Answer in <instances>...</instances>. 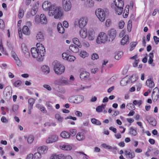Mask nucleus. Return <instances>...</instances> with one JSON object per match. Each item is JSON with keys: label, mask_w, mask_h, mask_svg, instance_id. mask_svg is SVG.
<instances>
[{"label": "nucleus", "mask_w": 159, "mask_h": 159, "mask_svg": "<svg viewBox=\"0 0 159 159\" xmlns=\"http://www.w3.org/2000/svg\"><path fill=\"white\" fill-rule=\"evenodd\" d=\"M52 64L54 66L55 72L57 75H60L65 71L64 66L61 65L59 62L55 61L53 62Z\"/></svg>", "instance_id": "3"}, {"label": "nucleus", "mask_w": 159, "mask_h": 159, "mask_svg": "<svg viewBox=\"0 0 159 159\" xmlns=\"http://www.w3.org/2000/svg\"><path fill=\"white\" fill-rule=\"evenodd\" d=\"M35 21L37 24L40 23V17L38 15H37L35 16Z\"/></svg>", "instance_id": "50"}, {"label": "nucleus", "mask_w": 159, "mask_h": 159, "mask_svg": "<svg viewBox=\"0 0 159 159\" xmlns=\"http://www.w3.org/2000/svg\"><path fill=\"white\" fill-rule=\"evenodd\" d=\"M57 10H58L59 13L57 11H56V12L54 13V18L55 19H58L60 18L62 16L63 12L60 7H58Z\"/></svg>", "instance_id": "16"}, {"label": "nucleus", "mask_w": 159, "mask_h": 159, "mask_svg": "<svg viewBox=\"0 0 159 159\" xmlns=\"http://www.w3.org/2000/svg\"><path fill=\"white\" fill-rule=\"evenodd\" d=\"M52 5L50 2L45 1L42 5V7L45 10L49 11Z\"/></svg>", "instance_id": "20"}, {"label": "nucleus", "mask_w": 159, "mask_h": 159, "mask_svg": "<svg viewBox=\"0 0 159 159\" xmlns=\"http://www.w3.org/2000/svg\"><path fill=\"white\" fill-rule=\"evenodd\" d=\"M36 39L38 42H41L44 40V37L42 32L39 31L37 33Z\"/></svg>", "instance_id": "17"}, {"label": "nucleus", "mask_w": 159, "mask_h": 159, "mask_svg": "<svg viewBox=\"0 0 159 159\" xmlns=\"http://www.w3.org/2000/svg\"><path fill=\"white\" fill-rule=\"evenodd\" d=\"M46 104L48 110H51L52 109L53 107L52 105L50 104V102H47Z\"/></svg>", "instance_id": "52"}, {"label": "nucleus", "mask_w": 159, "mask_h": 159, "mask_svg": "<svg viewBox=\"0 0 159 159\" xmlns=\"http://www.w3.org/2000/svg\"><path fill=\"white\" fill-rule=\"evenodd\" d=\"M132 22L131 20H129L128 22L127 28L128 30H129V31H130L131 28L132 27Z\"/></svg>", "instance_id": "55"}, {"label": "nucleus", "mask_w": 159, "mask_h": 159, "mask_svg": "<svg viewBox=\"0 0 159 159\" xmlns=\"http://www.w3.org/2000/svg\"><path fill=\"white\" fill-rule=\"evenodd\" d=\"M50 158L51 159H73L70 156H65L63 154H59L58 155L56 154L53 155Z\"/></svg>", "instance_id": "8"}, {"label": "nucleus", "mask_w": 159, "mask_h": 159, "mask_svg": "<svg viewBox=\"0 0 159 159\" xmlns=\"http://www.w3.org/2000/svg\"><path fill=\"white\" fill-rule=\"evenodd\" d=\"M59 80L60 81L61 84L65 85H67L69 84L68 80L66 78H65L63 77H61L59 78Z\"/></svg>", "instance_id": "26"}, {"label": "nucleus", "mask_w": 159, "mask_h": 159, "mask_svg": "<svg viewBox=\"0 0 159 159\" xmlns=\"http://www.w3.org/2000/svg\"><path fill=\"white\" fill-rule=\"evenodd\" d=\"M75 59V57L73 56L69 55L67 57V60L69 61H74Z\"/></svg>", "instance_id": "45"}, {"label": "nucleus", "mask_w": 159, "mask_h": 159, "mask_svg": "<svg viewBox=\"0 0 159 159\" xmlns=\"http://www.w3.org/2000/svg\"><path fill=\"white\" fill-rule=\"evenodd\" d=\"M21 81L20 80H18L14 83V85L15 87H19L21 84Z\"/></svg>", "instance_id": "59"}, {"label": "nucleus", "mask_w": 159, "mask_h": 159, "mask_svg": "<svg viewBox=\"0 0 159 159\" xmlns=\"http://www.w3.org/2000/svg\"><path fill=\"white\" fill-rule=\"evenodd\" d=\"M61 136L63 138H69L70 137V134L66 131H64L61 132L60 134Z\"/></svg>", "instance_id": "32"}, {"label": "nucleus", "mask_w": 159, "mask_h": 159, "mask_svg": "<svg viewBox=\"0 0 159 159\" xmlns=\"http://www.w3.org/2000/svg\"><path fill=\"white\" fill-rule=\"evenodd\" d=\"M84 99V97L82 95H78L76 97L75 102L76 103H79L82 102Z\"/></svg>", "instance_id": "25"}, {"label": "nucleus", "mask_w": 159, "mask_h": 159, "mask_svg": "<svg viewBox=\"0 0 159 159\" xmlns=\"http://www.w3.org/2000/svg\"><path fill=\"white\" fill-rule=\"evenodd\" d=\"M22 31L24 34L26 35H28L30 34V30L28 27L25 25L23 27Z\"/></svg>", "instance_id": "27"}, {"label": "nucleus", "mask_w": 159, "mask_h": 159, "mask_svg": "<svg viewBox=\"0 0 159 159\" xmlns=\"http://www.w3.org/2000/svg\"><path fill=\"white\" fill-rule=\"evenodd\" d=\"M3 95L4 97L6 99H9L11 97V93L10 90L7 89V88H5L3 91Z\"/></svg>", "instance_id": "18"}, {"label": "nucleus", "mask_w": 159, "mask_h": 159, "mask_svg": "<svg viewBox=\"0 0 159 159\" xmlns=\"http://www.w3.org/2000/svg\"><path fill=\"white\" fill-rule=\"evenodd\" d=\"M36 107L40 110L43 113H46L47 112L45 107L39 104H37L36 105Z\"/></svg>", "instance_id": "34"}, {"label": "nucleus", "mask_w": 159, "mask_h": 159, "mask_svg": "<svg viewBox=\"0 0 159 159\" xmlns=\"http://www.w3.org/2000/svg\"><path fill=\"white\" fill-rule=\"evenodd\" d=\"M156 93H159V89L157 87L153 89L152 94V95L153 96V95Z\"/></svg>", "instance_id": "53"}, {"label": "nucleus", "mask_w": 159, "mask_h": 159, "mask_svg": "<svg viewBox=\"0 0 159 159\" xmlns=\"http://www.w3.org/2000/svg\"><path fill=\"white\" fill-rule=\"evenodd\" d=\"M111 24V21L110 19H108L106 20L105 25L107 27H109Z\"/></svg>", "instance_id": "63"}, {"label": "nucleus", "mask_w": 159, "mask_h": 159, "mask_svg": "<svg viewBox=\"0 0 159 159\" xmlns=\"http://www.w3.org/2000/svg\"><path fill=\"white\" fill-rule=\"evenodd\" d=\"M153 39L156 44H157L159 42V38L156 36H154Z\"/></svg>", "instance_id": "64"}, {"label": "nucleus", "mask_w": 159, "mask_h": 159, "mask_svg": "<svg viewBox=\"0 0 159 159\" xmlns=\"http://www.w3.org/2000/svg\"><path fill=\"white\" fill-rule=\"evenodd\" d=\"M111 7L115 9L118 15L122 14L123 10L124 2L123 0H115L111 5Z\"/></svg>", "instance_id": "2"}, {"label": "nucleus", "mask_w": 159, "mask_h": 159, "mask_svg": "<svg viewBox=\"0 0 159 159\" xmlns=\"http://www.w3.org/2000/svg\"><path fill=\"white\" fill-rule=\"evenodd\" d=\"M98 58L99 57L98 55L96 53H93L92 55L91 58L93 60H97L98 59Z\"/></svg>", "instance_id": "51"}, {"label": "nucleus", "mask_w": 159, "mask_h": 159, "mask_svg": "<svg viewBox=\"0 0 159 159\" xmlns=\"http://www.w3.org/2000/svg\"><path fill=\"white\" fill-rule=\"evenodd\" d=\"M137 44V42H134L131 43L130 44L131 48H130V50L132 51L133 50Z\"/></svg>", "instance_id": "46"}, {"label": "nucleus", "mask_w": 159, "mask_h": 159, "mask_svg": "<svg viewBox=\"0 0 159 159\" xmlns=\"http://www.w3.org/2000/svg\"><path fill=\"white\" fill-rule=\"evenodd\" d=\"M41 68L43 72L46 75L48 73L50 72L49 68L47 66H43Z\"/></svg>", "instance_id": "28"}, {"label": "nucleus", "mask_w": 159, "mask_h": 159, "mask_svg": "<svg viewBox=\"0 0 159 159\" xmlns=\"http://www.w3.org/2000/svg\"><path fill=\"white\" fill-rule=\"evenodd\" d=\"M21 48L22 52L24 54L25 56L27 58L29 57H30V53L25 44L24 43L22 44Z\"/></svg>", "instance_id": "11"}, {"label": "nucleus", "mask_w": 159, "mask_h": 159, "mask_svg": "<svg viewBox=\"0 0 159 159\" xmlns=\"http://www.w3.org/2000/svg\"><path fill=\"white\" fill-rule=\"evenodd\" d=\"M80 34L81 37L83 39H85L87 35V30L84 29L81 30L80 32Z\"/></svg>", "instance_id": "24"}, {"label": "nucleus", "mask_w": 159, "mask_h": 159, "mask_svg": "<svg viewBox=\"0 0 159 159\" xmlns=\"http://www.w3.org/2000/svg\"><path fill=\"white\" fill-rule=\"evenodd\" d=\"M101 146L104 148L106 149H109L113 152H115L117 150L116 147H112L111 146L107 145L104 143L102 144Z\"/></svg>", "instance_id": "15"}, {"label": "nucleus", "mask_w": 159, "mask_h": 159, "mask_svg": "<svg viewBox=\"0 0 159 159\" xmlns=\"http://www.w3.org/2000/svg\"><path fill=\"white\" fill-rule=\"evenodd\" d=\"M0 28L3 29L5 27L4 22L2 20H0Z\"/></svg>", "instance_id": "61"}, {"label": "nucleus", "mask_w": 159, "mask_h": 159, "mask_svg": "<svg viewBox=\"0 0 159 159\" xmlns=\"http://www.w3.org/2000/svg\"><path fill=\"white\" fill-rule=\"evenodd\" d=\"M138 79V76L136 74H133L131 76L130 80L131 82H134Z\"/></svg>", "instance_id": "43"}, {"label": "nucleus", "mask_w": 159, "mask_h": 159, "mask_svg": "<svg viewBox=\"0 0 159 159\" xmlns=\"http://www.w3.org/2000/svg\"><path fill=\"white\" fill-rule=\"evenodd\" d=\"M88 6L89 7H93L94 5V2L92 0L87 1Z\"/></svg>", "instance_id": "56"}, {"label": "nucleus", "mask_w": 159, "mask_h": 159, "mask_svg": "<svg viewBox=\"0 0 159 159\" xmlns=\"http://www.w3.org/2000/svg\"><path fill=\"white\" fill-rule=\"evenodd\" d=\"M73 43L78 47L79 48L81 47V44L78 38H73Z\"/></svg>", "instance_id": "33"}, {"label": "nucleus", "mask_w": 159, "mask_h": 159, "mask_svg": "<svg viewBox=\"0 0 159 159\" xmlns=\"http://www.w3.org/2000/svg\"><path fill=\"white\" fill-rule=\"evenodd\" d=\"M125 23L124 21L121 20L120 21L119 24V26L120 29H122L124 26Z\"/></svg>", "instance_id": "58"}, {"label": "nucleus", "mask_w": 159, "mask_h": 159, "mask_svg": "<svg viewBox=\"0 0 159 159\" xmlns=\"http://www.w3.org/2000/svg\"><path fill=\"white\" fill-rule=\"evenodd\" d=\"M24 15V10L22 8H20L19 10V16L18 17L19 19L22 18Z\"/></svg>", "instance_id": "41"}, {"label": "nucleus", "mask_w": 159, "mask_h": 159, "mask_svg": "<svg viewBox=\"0 0 159 159\" xmlns=\"http://www.w3.org/2000/svg\"><path fill=\"white\" fill-rule=\"evenodd\" d=\"M11 54L12 57L15 60V63L17 65L19 66H21V62L20 60L14 51H12L11 52Z\"/></svg>", "instance_id": "10"}, {"label": "nucleus", "mask_w": 159, "mask_h": 159, "mask_svg": "<svg viewBox=\"0 0 159 159\" xmlns=\"http://www.w3.org/2000/svg\"><path fill=\"white\" fill-rule=\"evenodd\" d=\"M57 29L58 32L61 34H63L65 31V29L61 23H59L57 25Z\"/></svg>", "instance_id": "23"}, {"label": "nucleus", "mask_w": 159, "mask_h": 159, "mask_svg": "<svg viewBox=\"0 0 159 159\" xmlns=\"http://www.w3.org/2000/svg\"><path fill=\"white\" fill-rule=\"evenodd\" d=\"M35 100L33 98L29 99L28 100L29 105L28 107H33V105L34 103Z\"/></svg>", "instance_id": "36"}, {"label": "nucleus", "mask_w": 159, "mask_h": 159, "mask_svg": "<svg viewBox=\"0 0 159 159\" xmlns=\"http://www.w3.org/2000/svg\"><path fill=\"white\" fill-rule=\"evenodd\" d=\"M95 14L99 20L101 21H103L106 17V14L104 10L101 8L97 9L95 11Z\"/></svg>", "instance_id": "4"}, {"label": "nucleus", "mask_w": 159, "mask_h": 159, "mask_svg": "<svg viewBox=\"0 0 159 159\" xmlns=\"http://www.w3.org/2000/svg\"><path fill=\"white\" fill-rule=\"evenodd\" d=\"M55 118L56 119H57L58 120L61 122L63 120V118L61 117V116L58 114H56Z\"/></svg>", "instance_id": "54"}, {"label": "nucleus", "mask_w": 159, "mask_h": 159, "mask_svg": "<svg viewBox=\"0 0 159 159\" xmlns=\"http://www.w3.org/2000/svg\"><path fill=\"white\" fill-rule=\"evenodd\" d=\"M126 107L129 110H134L135 108L134 105L131 103H129L126 105Z\"/></svg>", "instance_id": "38"}, {"label": "nucleus", "mask_w": 159, "mask_h": 159, "mask_svg": "<svg viewBox=\"0 0 159 159\" xmlns=\"http://www.w3.org/2000/svg\"><path fill=\"white\" fill-rule=\"evenodd\" d=\"M37 150L41 153L45 154L47 152L48 147L46 146H43L38 148Z\"/></svg>", "instance_id": "22"}, {"label": "nucleus", "mask_w": 159, "mask_h": 159, "mask_svg": "<svg viewBox=\"0 0 159 159\" xmlns=\"http://www.w3.org/2000/svg\"><path fill=\"white\" fill-rule=\"evenodd\" d=\"M107 40V37L106 33L103 32L99 33L96 42L98 43H104Z\"/></svg>", "instance_id": "5"}, {"label": "nucleus", "mask_w": 159, "mask_h": 159, "mask_svg": "<svg viewBox=\"0 0 159 159\" xmlns=\"http://www.w3.org/2000/svg\"><path fill=\"white\" fill-rule=\"evenodd\" d=\"M24 138L25 139H34V137L33 135L30 134L28 136L26 135H24Z\"/></svg>", "instance_id": "57"}, {"label": "nucleus", "mask_w": 159, "mask_h": 159, "mask_svg": "<svg viewBox=\"0 0 159 159\" xmlns=\"http://www.w3.org/2000/svg\"><path fill=\"white\" fill-rule=\"evenodd\" d=\"M95 37V32L93 31H89L88 32V38L90 40H93Z\"/></svg>", "instance_id": "29"}, {"label": "nucleus", "mask_w": 159, "mask_h": 159, "mask_svg": "<svg viewBox=\"0 0 159 159\" xmlns=\"http://www.w3.org/2000/svg\"><path fill=\"white\" fill-rule=\"evenodd\" d=\"M91 121L92 123L94 124L100 125L101 124L100 122L95 118H92L91 119Z\"/></svg>", "instance_id": "42"}, {"label": "nucleus", "mask_w": 159, "mask_h": 159, "mask_svg": "<svg viewBox=\"0 0 159 159\" xmlns=\"http://www.w3.org/2000/svg\"><path fill=\"white\" fill-rule=\"evenodd\" d=\"M128 36L125 35L122 39L121 41V44L122 45L127 44L129 43Z\"/></svg>", "instance_id": "30"}, {"label": "nucleus", "mask_w": 159, "mask_h": 159, "mask_svg": "<svg viewBox=\"0 0 159 159\" xmlns=\"http://www.w3.org/2000/svg\"><path fill=\"white\" fill-rule=\"evenodd\" d=\"M88 19L86 17H83L79 21V26L80 28H83L87 25Z\"/></svg>", "instance_id": "9"}, {"label": "nucleus", "mask_w": 159, "mask_h": 159, "mask_svg": "<svg viewBox=\"0 0 159 159\" xmlns=\"http://www.w3.org/2000/svg\"><path fill=\"white\" fill-rule=\"evenodd\" d=\"M62 6L65 11H68L71 10L72 5L70 0H62Z\"/></svg>", "instance_id": "6"}, {"label": "nucleus", "mask_w": 159, "mask_h": 159, "mask_svg": "<svg viewBox=\"0 0 159 159\" xmlns=\"http://www.w3.org/2000/svg\"><path fill=\"white\" fill-rule=\"evenodd\" d=\"M75 114L78 117H81L82 116V113L80 111H77L75 112Z\"/></svg>", "instance_id": "60"}, {"label": "nucleus", "mask_w": 159, "mask_h": 159, "mask_svg": "<svg viewBox=\"0 0 159 159\" xmlns=\"http://www.w3.org/2000/svg\"><path fill=\"white\" fill-rule=\"evenodd\" d=\"M43 87L48 91H51L52 90L51 87L48 84H45L43 85Z\"/></svg>", "instance_id": "62"}, {"label": "nucleus", "mask_w": 159, "mask_h": 159, "mask_svg": "<svg viewBox=\"0 0 159 159\" xmlns=\"http://www.w3.org/2000/svg\"><path fill=\"white\" fill-rule=\"evenodd\" d=\"M58 7H57L55 5H52L51 6L50 9L48 11V15L50 16H52L54 15V13L56 12V11H58L59 13L58 10H57V8Z\"/></svg>", "instance_id": "14"}, {"label": "nucleus", "mask_w": 159, "mask_h": 159, "mask_svg": "<svg viewBox=\"0 0 159 159\" xmlns=\"http://www.w3.org/2000/svg\"><path fill=\"white\" fill-rule=\"evenodd\" d=\"M79 48L76 45L71 44L69 47V49L73 52L77 53L79 51Z\"/></svg>", "instance_id": "21"}, {"label": "nucleus", "mask_w": 159, "mask_h": 159, "mask_svg": "<svg viewBox=\"0 0 159 159\" xmlns=\"http://www.w3.org/2000/svg\"><path fill=\"white\" fill-rule=\"evenodd\" d=\"M123 52H120L117 53L115 56V58L117 60L120 59L122 57Z\"/></svg>", "instance_id": "39"}, {"label": "nucleus", "mask_w": 159, "mask_h": 159, "mask_svg": "<svg viewBox=\"0 0 159 159\" xmlns=\"http://www.w3.org/2000/svg\"><path fill=\"white\" fill-rule=\"evenodd\" d=\"M146 119L147 121L151 125L153 126H155L156 125V121L155 119L151 117L149 115L146 116Z\"/></svg>", "instance_id": "13"}, {"label": "nucleus", "mask_w": 159, "mask_h": 159, "mask_svg": "<svg viewBox=\"0 0 159 159\" xmlns=\"http://www.w3.org/2000/svg\"><path fill=\"white\" fill-rule=\"evenodd\" d=\"M41 46L37 48H32L31 49V52L32 57L36 58L38 61H43L45 52L44 46Z\"/></svg>", "instance_id": "1"}, {"label": "nucleus", "mask_w": 159, "mask_h": 159, "mask_svg": "<svg viewBox=\"0 0 159 159\" xmlns=\"http://www.w3.org/2000/svg\"><path fill=\"white\" fill-rule=\"evenodd\" d=\"M83 134L84 133L82 132H79L76 135V138L77 139H78V138H78V137H80V139H83Z\"/></svg>", "instance_id": "49"}, {"label": "nucleus", "mask_w": 159, "mask_h": 159, "mask_svg": "<svg viewBox=\"0 0 159 159\" xmlns=\"http://www.w3.org/2000/svg\"><path fill=\"white\" fill-rule=\"evenodd\" d=\"M38 8L37 7H33L31 10V14L32 16H34L37 13Z\"/></svg>", "instance_id": "40"}, {"label": "nucleus", "mask_w": 159, "mask_h": 159, "mask_svg": "<svg viewBox=\"0 0 159 159\" xmlns=\"http://www.w3.org/2000/svg\"><path fill=\"white\" fill-rule=\"evenodd\" d=\"M80 56L83 58H84L86 57L87 56L88 53L85 51H82L80 53Z\"/></svg>", "instance_id": "47"}, {"label": "nucleus", "mask_w": 159, "mask_h": 159, "mask_svg": "<svg viewBox=\"0 0 159 159\" xmlns=\"http://www.w3.org/2000/svg\"><path fill=\"white\" fill-rule=\"evenodd\" d=\"M107 35L109 37V41H112L116 36V31L114 29H110L107 31Z\"/></svg>", "instance_id": "7"}, {"label": "nucleus", "mask_w": 159, "mask_h": 159, "mask_svg": "<svg viewBox=\"0 0 159 159\" xmlns=\"http://www.w3.org/2000/svg\"><path fill=\"white\" fill-rule=\"evenodd\" d=\"M129 133L131 135L133 136L135 135L136 134V131L132 128H130V129Z\"/></svg>", "instance_id": "48"}, {"label": "nucleus", "mask_w": 159, "mask_h": 159, "mask_svg": "<svg viewBox=\"0 0 159 159\" xmlns=\"http://www.w3.org/2000/svg\"><path fill=\"white\" fill-rule=\"evenodd\" d=\"M159 93H156L155 94H154L153 96L152 94V98L153 102H155L159 98Z\"/></svg>", "instance_id": "44"}, {"label": "nucleus", "mask_w": 159, "mask_h": 159, "mask_svg": "<svg viewBox=\"0 0 159 159\" xmlns=\"http://www.w3.org/2000/svg\"><path fill=\"white\" fill-rule=\"evenodd\" d=\"M60 148L62 150H70L72 149L71 146L70 145H63L60 146Z\"/></svg>", "instance_id": "35"}, {"label": "nucleus", "mask_w": 159, "mask_h": 159, "mask_svg": "<svg viewBox=\"0 0 159 159\" xmlns=\"http://www.w3.org/2000/svg\"><path fill=\"white\" fill-rule=\"evenodd\" d=\"M40 152L38 151V152H35L33 155V157L34 159H39L41 157V155Z\"/></svg>", "instance_id": "37"}, {"label": "nucleus", "mask_w": 159, "mask_h": 159, "mask_svg": "<svg viewBox=\"0 0 159 159\" xmlns=\"http://www.w3.org/2000/svg\"><path fill=\"white\" fill-rule=\"evenodd\" d=\"M89 73L86 71H83L80 74V77L82 80L86 81L89 79Z\"/></svg>", "instance_id": "12"}, {"label": "nucleus", "mask_w": 159, "mask_h": 159, "mask_svg": "<svg viewBox=\"0 0 159 159\" xmlns=\"http://www.w3.org/2000/svg\"><path fill=\"white\" fill-rule=\"evenodd\" d=\"M146 85L150 88H152L154 86L155 84L152 78L148 79L146 83Z\"/></svg>", "instance_id": "19"}, {"label": "nucleus", "mask_w": 159, "mask_h": 159, "mask_svg": "<svg viewBox=\"0 0 159 159\" xmlns=\"http://www.w3.org/2000/svg\"><path fill=\"white\" fill-rule=\"evenodd\" d=\"M40 23L41 24H46L47 19L46 16L43 14H41L40 16Z\"/></svg>", "instance_id": "31"}]
</instances>
